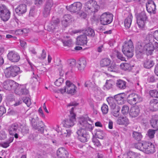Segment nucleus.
<instances>
[{"label":"nucleus","instance_id":"nucleus-8","mask_svg":"<svg viewBox=\"0 0 158 158\" xmlns=\"http://www.w3.org/2000/svg\"><path fill=\"white\" fill-rule=\"evenodd\" d=\"M86 130L85 128L83 127L78 130L77 132L78 139L82 143L87 142L88 139L89 135Z\"/></svg>","mask_w":158,"mask_h":158},{"label":"nucleus","instance_id":"nucleus-2","mask_svg":"<svg viewBox=\"0 0 158 158\" xmlns=\"http://www.w3.org/2000/svg\"><path fill=\"white\" fill-rule=\"evenodd\" d=\"M134 47L132 41L129 40L124 43L123 46L122 51L124 54L129 58H131L133 56Z\"/></svg>","mask_w":158,"mask_h":158},{"label":"nucleus","instance_id":"nucleus-40","mask_svg":"<svg viewBox=\"0 0 158 158\" xmlns=\"http://www.w3.org/2000/svg\"><path fill=\"white\" fill-rule=\"evenodd\" d=\"M111 114L114 116L117 117L119 116L120 110L119 107L117 106L116 107L111 109Z\"/></svg>","mask_w":158,"mask_h":158},{"label":"nucleus","instance_id":"nucleus-37","mask_svg":"<svg viewBox=\"0 0 158 158\" xmlns=\"http://www.w3.org/2000/svg\"><path fill=\"white\" fill-rule=\"evenodd\" d=\"M106 100L110 107L111 109L117 107V106H116V104L114 102L115 99L114 98L112 97H109L107 98Z\"/></svg>","mask_w":158,"mask_h":158},{"label":"nucleus","instance_id":"nucleus-7","mask_svg":"<svg viewBox=\"0 0 158 158\" xmlns=\"http://www.w3.org/2000/svg\"><path fill=\"white\" fill-rule=\"evenodd\" d=\"M85 8L88 11L89 10L92 12L95 13L98 11L99 6L96 2L92 0L89 1L85 3Z\"/></svg>","mask_w":158,"mask_h":158},{"label":"nucleus","instance_id":"nucleus-35","mask_svg":"<svg viewBox=\"0 0 158 158\" xmlns=\"http://www.w3.org/2000/svg\"><path fill=\"white\" fill-rule=\"evenodd\" d=\"M132 16L130 15L125 19L124 22V26L127 28L130 27L132 22Z\"/></svg>","mask_w":158,"mask_h":158},{"label":"nucleus","instance_id":"nucleus-11","mask_svg":"<svg viewBox=\"0 0 158 158\" xmlns=\"http://www.w3.org/2000/svg\"><path fill=\"white\" fill-rule=\"evenodd\" d=\"M14 90L15 93L19 95H26L29 92L24 85H20L17 83Z\"/></svg>","mask_w":158,"mask_h":158},{"label":"nucleus","instance_id":"nucleus-50","mask_svg":"<svg viewBox=\"0 0 158 158\" xmlns=\"http://www.w3.org/2000/svg\"><path fill=\"white\" fill-rule=\"evenodd\" d=\"M150 95L153 97L158 98V92L156 89L151 90L149 92Z\"/></svg>","mask_w":158,"mask_h":158},{"label":"nucleus","instance_id":"nucleus-32","mask_svg":"<svg viewBox=\"0 0 158 158\" xmlns=\"http://www.w3.org/2000/svg\"><path fill=\"white\" fill-rule=\"evenodd\" d=\"M117 123L119 125H124L126 126L129 123V121L126 117H120L118 119Z\"/></svg>","mask_w":158,"mask_h":158},{"label":"nucleus","instance_id":"nucleus-9","mask_svg":"<svg viewBox=\"0 0 158 158\" xmlns=\"http://www.w3.org/2000/svg\"><path fill=\"white\" fill-rule=\"evenodd\" d=\"M10 16V12L4 5L0 6V17L4 21L8 20Z\"/></svg>","mask_w":158,"mask_h":158},{"label":"nucleus","instance_id":"nucleus-55","mask_svg":"<svg viewBox=\"0 0 158 158\" xmlns=\"http://www.w3.org/2000/svg\"><path fill=\"white\" fill-rule=\"evenodd\" d=\"M12 104H13V105L14 106H17L20 104H21L22 103V100L20 99L19 98L18 99H14V101H12Z\"/></svg>","mask_w":158,"mask_h":158},{"label":"nucleus","instance_id":"nucleus-22","mask_svg":"<svg viewBox=\"0 0 158 158\" xmlns=\"http://www.w3.org/2000/svg\"><path fill=\"white\" fill-rule=\"evenodd\" d=\"M66 84L67 89V93L71 94L74 93L76 91L75 88L76 87L75 85L68 81H66Z\"/></svg>","mask_w":158,"mask_h":158},{"label":"nucleus","instance_id":"nucleus-43","mask_svg":"<svg viewBox=\"0 0 158 158\" xmlns=\"http://www.w3.org/2000/svg\"><path fill=\"white\" fill-rule=\"evenodd\" d=\"M132 136L137 141L140 140L142 138L141 133L136 131L133 132Z\"/></svg>","mask_w":158,"mask_h":158},{"label":"nucleus","instance_id":"nucleus-64","mask_svg":"<svg viewBox=\"0 0 158 158\" xmlns=\"http://www.w3.org/2000/svg\"><path fill=\"white\" fill-rule=\"evenodd\" d=\"M93 142L94 145L97 147H99L101 145L99 141L96 138H94L93 140Z\"/></svg>","mask_w":158,"mask_h":158},{"label":"nucleus","instance_id":"nucleus-33","mask_svg":"<svg viewBox=\"0 0 158 158\" xmlns=\"http://www.w3.org/2000/svg\"><path fill=\"white\" fill-rule=\"evenodd\" d=\"M83 34H85L86 36L94 37L95 35V33L94 30L90 28H88L85 30L83 31L82 32Z\"/></svg>","mask_w":158,"mask_h":158},{"label":"nucleus","instance_id":"nucleus-51","mask_svg":"<svg viewBox=\"0 0 158 158\" xmlns=\"http://www.w3.org/2000/svg\"><path fill=\"white\" fill-rule=\"evenodd\" d=\"M129 110V107L126 105H124L123 106L121 111L122 114H127Z\"/></svg>","mask_w":158,"mask_h":158},{"label":"nucleus","instance_id":"nucleus-30","mask_svg":"<svg viewBox=\"0 0 158 158\" xmlns=\"http://www.w3.org/2000/svg\"><path fill=\"white\" fill-rule=\"evenodd\" d=\"M19 127V126L16 123H13L10 125L8 128V131L10 134L14 135L16 132Z\"/></svg>","mask_w":158,"mask_h":158},{"label":"nucleus","instance_id":"nucleus-56","mask_svg":"<svg viewBox=\"0 0 158 158\" xmlns=\"http://www.w3.org/2000/svg\"><path fill=\"white\" fill-rule=\"evenodd\" d=\"M116 53L118 59L122 61L125 60V58L123 56V55L121 53L117 51Z\"/></svg>","mask_w":158,"mask_h":158},{"label":"nucleus","instance_id":"nucleus-41","mask_svg":"<svg viewBox=\"0 0 158 158\" xmlns=\"http://www.w3.org/2000/svg\"><path fill=\"white\" fill-rule=\"evenodd\" d=\"M110 63V60L108 58L102 59L100 62V64L102 67H106L109 65Z\"/></svg>","mask_w":158,"mask_h":158},{"label":"nucleus","instance_id":"nucleus-57","mask_svg":"<svg viewBox=\"0 0 158 158\" xmlns=\"http://www.w3.org/2000/svg\"><path fill=\"white\" fill-rule=\"evenodd\" d=\"M127 158H140L138 157H135V153L132 152H130L127 153Z\"/></svg>","mask_w":158,"mask_h":158},{"label":"nucleus","instance_id":"nucleus-46","mask_svg":"<svg viewBox=\"0 0 158 158\" xmlns=\"http://www.w3.org/2000/svg\"><path fill=\"white\" fill-rule=\"evenodd\" d=\"M29 129L28 127L26 126H21L19 131H21L23 135H25L28 133Z\"/></svg>","mask_w":158,"mask_h":158},{"label":"nucleus","instance_id":"nucleus-63","mask_svg":"<svg viewBox=\"0 0 158 158\" xmlns=\"http://www.w3.org/2000/svg\"><path fill=\"white\" fill-rule=\"evenodd\" d=\"M64 133H63V135L64 136L66 137H69L70 135L71 132L69 130H66L64 131Z\"/></svg>","mask_w":158,"mask_h":158},{"label":"nucleus","instance_id":"nucleus-58","mask_svg":"<svg viewBox=\"0 0 158 158\" xmlns=\"http://www.w3.org/2000/svg\"><path fill=\"white\" fill-rule=\"evenodd\" d=\"M36 12V8L35 7H32L30 9L29 15L31 16H33Z\"/></svg>","mask_w":158,"mask_h":158},{"label":"nucleus","instance_id":"nucleus-62","mask_svg":"<svg viewBox=\"0 0 158 158\" xmlns=\"http://www.w3.org/2000/svg\"><path fill=\"white\" fill-rule=\"evenodd\" d=\"M6 112V109L3 106H0V117Z\"/></svg>","mask_w":158,"mask_h":158},{"label":"nucleus","instance_id":"nucleus-20","mask_svg":"<svg viewBox=\"0 0 158 158\" xmlns=\"http://www.w3.org/2000/svg\"><path fill=\"white\" fill-rule=\"evenodd\" d=\"M57 155L60 158H67L68 157L69 153L64 148H60L57 150Z\"/></svg>","mask_w":158,"mask_h":158},{"label":"nucleus","instance_id":"nucleus-5","mask_svg":"<svg viewBox=\"0 0 158 158\" xmlns=\"http://www.w3.org/2000/svg\"><path fill=\"white\" fill-rule=\"evenodd\" d=\"M79 122V126L81 128L84 127L90 131L92 129V122L90 118H88L86 119L81 117L80 118Z\"/></svg>","mask_w":158,"mask_h":158},{"label":"nucleus","instance_id":"nucleus-15","mask_svg":"<svg viewBox=\"0 0 158 158\" xmlns=\"http://www.w3.org/2000/svg\"><path fill=\"white\" fill-rule=\"evenodd\" d=\"M17 83L10 80L4 81L3 83V88L7 90H10L14 89Z\"/></svg>","mask_w":158,"mask_h":158},{"label":"nucleus","instance_id":"nucleus-59","mask_svg":"<svg viewBox=\"0 0 158 158\" xmlns=\"http://www.w3.org/2000/svg\"><path fill=\"white\" fill-rule=\"evenodd\" d=\"M63 79L59 78L58 79L56 80L55 82V84L57 86H60L61 84L63 82Z\"/></svg>","mask_w":158,"mask_h":158},{"label":"nucleus","instance_id":"nucleus-1","mask_svg":"<svg viewBox=\"0 0 158 158\" xmlns=\"http://www.w3.org/2000/svg\"><path fill=\"white\" fill-rule=\"evenodd\" d=\"M134 147L147 154L154 153L155 151V146L152 143L145 142L143 143L138 142L135 144Z\"/></svg>","mask_w":158,"mask_h":158},{"label":"nucleus","instance_id":"nucleus-45","mask_svg":"<svg viewBox=\"0 0 158 158\" xmlns=\"http://www.w3.org/2000/svg\"><path fill=\"white\" fill-rule=\"evenodd\" d=\"M13 137H10L8 140L0 143V146L4 148H7L9 146V144L13 141Z\"/></svg>","mask_w":158,"mask_h":158},{"label":"nucleus","instance_id":"nucleus-6","mask_svg":"<svg viewBox=\"0 0 158 158\" xmlns=\"http://www.w3.org/2000/svg\"><path fill=\"white\" fill-rule=\"evenodd\" d=\"M113 15L109 12H105L101 16L100 22L103 25L110 24L113 20Z\"/></svg>","mask_w":158,"mask_h":158},{"label":"nucleus","instance_id":"nucleus-54","mask_svg":"<svg viewBox=\"0 0 158 158\" xmlns=\"http://www.w3.org/2000/svg\"><path fill=\"white\" fill-rule=\"evenodd\" d=\"M155 130L149 129L148 132V135L150 138H152L154 137Z\"/></svg>","mask_w":158,"mask_h":158},{"label":"nucleus","instance_id":"nucleus-23","mask_svg":"<svg viewBox=\"0 0 158 158\" xmlns=\"http://www.w3.org/2000/svg\"><path fill=\"white\" fill-rule=\"evenodd\" d=\"M60 22V20L58 19L53 18L51 23L48 26L49 27L48 30L50 31L56 29Z\"/></svg>","mask_w":158,"mask_h":158},{"label":"nucleus","instance_id":"nucleus-3","mask_svg":"<svg viewBox=\"0 0 158 158\" xmlns=\"http://www.w3.org/2000/svg\"><path fill=\"white\" fill-rule=\"evenodd\" d=\"M5 76L7 78L15 77L21 73L19 67L17 66H11L4 70Z\"/></svg>","mask_w":158,"mask_h":158},{"label":"nucleus","instance_id":"nucleus-34","mask_svg":"<svg viewBox=\"0 0 158 158\" xmlns=\"http://www.w3.org/2000/svg\"><path fill=\"white\" fill-rule=\"evenodd\" d=\"M126 82L121 80H119L117 81L116 86L117 87L120 89H124L126 87Z\"/></svg>","mask_w":158,"mask_h":158},{"label":"nucleus","instance_id":"nucleus-39","mask_svg":"<svg viewBox=\"0 0 158 158\" xmlns=\"http://www.w3.org/2000/svg\"><path fill=\"white\" fill-rule=\"evenodd\" d=\"M120 66L121 68L124 71H130L131 70L132 66L131 65L128 63H123L121 64Z\"/></svg>","mask_w":158,"mask_h":158},{"label":"nucleus","instance_id":"nucleus-16","mask_svg":"<svg viewBox=\"0 0 158 158\" xmlns=\"http://www.w3.org/2000/svg\"><path fill=\"white\" fill-rule=\"evenodd\" d=\"M7 58L10 61L13 62H18L20 59L19 54L14 51L9 52L7 55Z\"/></svg>","mask_w":158,"mask_h":158},{"label":"nucleus","instance_id":"nucleus-29","mask_svg":"<svg viewBox=\"0 0 158 158\" xmlns=\"http://www.w3.org/2000/svg\"><path fill=\"white\" fill-rule=\"evenodd\" d=\"M30 118V120L31 121L33 127L34 129L38 128V127L37 126V122L38 121L39 118L37 116V115L34 114L33 115H32Z\"/></svg>","mask_w":158,"mask_h":158},{"label":"nucleus","instance_id":"nucleus-4","mask_svg":"<svg viewBox=\"0 0 158 158\" xmlns=\"http://www.w3.org/2000/svg\"><path fill=\"white\" fill-rule=\"evenodd\" d=\"M75 108L72 107L70 110V115L69 118L65 119L64 122V127L69 128L73 126L74 124L76 121V114L73 112V110Z\"/></svg>","mask_w":158,"mask_h":158},{"label":"nucleus","instance_id":"nucleus-53","mask_svg":"<svg viewBox=\"0 0 158 158\" xmlns=\"http://www.w3.org/2000/svg\"><path fill=\"white\" fill-rule=\"evenodd\" d=\"M102 111L103 114H106L108 111V108L107 105L103 104L101 107Z\"/></svg>","mask_w":158,"mask_h":158},{"label":"nucleus","instance_id":"nucleus-49","mask_svg":"<svg viewBox=\"0 0 158 158\" xmlns=\"http://www.w3.org/2000/svg\"><path fill=\"white\" fill-rule=\"evenodd\" d=\"M136 50L140 53H143L145 52L144 46L143 45L140 44H138L136 48Z\"/></svg>","mask_w":158,"mask_h":158},{"label":"nucleus","instance_id":"nucleus-31","mask_svg":"<svg viewBox=\"0 0 158 158\" xmlns=\"http://www.w3.org/2000/svg\"><path fill=\"white\" fill-rule=\"evenodd\" d=\"M71 19L70 15L67 14L64 15L61 20V23L64 27H67L69 24Z\"/></svg>","mask_w":158,"mask_h":158},{"label":"nucleus","instance_id":"nucleus-42","mask_svg":"<svg viewBox=\"0 0 158 158\" xmlns=\"http://www.w3.org/2000/svg\"><path fill=\"white\" fill-rule=\"evenodd\" d=\"M150 123L152 127L156 131L158 130V120L152 118L150 120Z\"/></svg>","mask_w":158,"mask_h":158},{"label":"nucleus","instance_id":"nucleus-28","mask_svg":"<svg viewBox=\"0 0 158 158\" xmlns=\"http://www.w3.org/2000/svg\"><path fill=\"white\" fill-rule=\"evenodd\" d=\"M139 108L137 106H134L131 109L129 114L130 116L132 117H135L138 115L139 113Z\"/></svg>","mask_w":158,"mask_h":158},{"label":"nucleus","instance_id":"nucleus-18","mask_svg":"<svg viewBox=\"0 0 158 158\" xmlns=\"http://www.w3.org/2000/svg\"><path fill=\"white\" fill-rule=\"evenodd\" d=\"M27 6L25 4H21L15 9L16 12L19 15H21L27 11Z\"/></svg>","mask_w":158,"mask_h":158},{"label":"nucleus","instance_id":"nucleus-10","mask_svg":"<svg viewBox=\"0 0 158 158\" xmlns=\"http://www.w3.org/2000/svg\"><path fill=\"white\" fill-rule=\"evenodd\" d=\"M147 18L146 13L144 11H142L137 15V23L139 27H143Z\"/></svg>","mask_w":158,"mask_h":158},{"label":"nucleus","instance_id":"nucleus-36","mask_svg":"<svg viewBox=\"0 0 158 158\" xmlns=\"http://www.w3.org/2000/svg\"><path fill=\"white\" fill-rule=\"evenodd\" d=\"M114 85L115 82L113 80H107L104 87L107 90H109L112 89Z\"/></svg>","mask_w":158,"mask_h":158},{"label":"nucleus","instance_id":"nucleus-60","mask_svg":"<svg viewBox=\"0 0 158 158\" xmlns=\"http://www.w3.org/2000/svg\"><path fill=\"white\" fill-rule=\"evenodd\" d=\"M36 137V135L35 134H30L28 137V139L30 141H34Z\"/></svg>","mask_w":158,"mask_h":158},{"label":"nucleus","instance_id":"nucleus-38","mask_svg":"<svg viewBox=\"0 0 158 158\" xmlns=\"http://www.w3.org/2000/svg\"><path fill=\"white\" fill-rule=\"evenodd\" d=\"M154 63L153 60H146L143 64L144 68L147 69H150L153 66Z\"/></svg>","mask_w":158,"mask_h":158},{"label":"nucleus","instance_id":"nucleus-17","mask_svg":"<svg viewBox=\"0 0 158 158\" xmlns=\"http://www.w3.org/2000/svg\"><path fill=\"white\" fill-rule=\"evenodd\" d=\"M146 8L148 12L150 13L155 14L156 11V5L154 1L148 2L146 4Z\"/></svg>","mask_w":158,"mask_h":158},{"label":"nucleus","instance_id":"nucleus-13","mask_svg":"<svg viewBox=\"0 0 158 158\" xmlns=\"http://www.w3.org/2000/svg\"><path fill=\"white\" fill-rule=\"evenodd\" d=\"M82 7V4L80 2L74 3L69 6H66V8L71 12L78 13L81 10Z\"/></svg>","mask_w":158,"mask_h":158},{"label":"nucleus","instance_id":"nucleus-21","mask_svg":"<svg viewBox=\"0 0 158 158\" xmlns=\"http://www.w3.org/2000/svg\"><path fill=\"white\" fill-rule=\"evenodd\" d=\"M125 95L124 93H120L114 96L115 100L118 104L122 105L124 103Z\"/></svg>","mask_w":158,"mask_h":158},{"label":"nucleus","instance_id":"nucleus-48","mask_svg":"<svg viewBox=\"0 0 158 158\" xmlns=\"http://www.w3.org/2000/svg\"><path fill=\"white\" fill-rule=\"evenodd\" d=\"M44 124L43 122L42 121H39L37 123V126L38 128L35 129H38L39 131H40L42 133H43L44 128Z\"/></svg>","mask_w":158,"mask_h":158},{"label":"nucleus","instance_id":"nucleus-19","mask_svg":"<svg viewBox=\"0 0 158 158\" xmlns=\"http://www.w3.org/2000/svg\"><path fill=\"white\" fill-rule=\"evenodd\" d=\"M87 43V38L86 35L83 34L78 36L77 39V44L78 45H83L86 44Z\"/></svg>","mask_w":158,"mask_h":158},{"label":"nucleus","instance_id":"nucleus-61","mask_svg":"<svg viewBox=\"0 0 158 158\" xmlns=\"http://www.w3.org/2000/svg\"><path fill=\"white\" fill-rule=\"evenodd\" d=\"M23 102L27 104L28 106H29L31 103V100L28 97H26L25 99H23Z\"/></svg>","mask_w":158,"mask_h":158},{"label":"nucleus","instance_id":"nucleus-26","mask_svg":"<svg viewBox=\"0 0 158 158\" xmlns=\"http://www.w3.org/2000/svg\"><path fill=\"white\" fill-rule=\"evenodd\" d=\"M78 65L77 66L78 70L80 71H83L87 64L86 59L84 58H81L78 61Z\"/></svg>","mask_w":158,"mask_h":158},{"label":"nucleus","instance_id":"nucleus-25","mask_svg":"<svg viewBox=\"0 0 158 158\" xmlns=\"http://www.w3.org/2000/svg\"><path fill=\"white\" fill-rule=\"evenodd\" d=\"M150 108L152 111H156L158 109V100L153 99L150 101Z\"/></svg>","mask_w":158,"mask_h":158},{"label":"nucleus","instance_id":"nucleus-44","mask_svg":"<svg viewBox=\"0 0 158 158\" xmlns=\"http://www.w3.org/2000/svg\"><path fill=\"white\" fill-rule=\"evenodd\" d=\"M95 135L98 138L103 139L105 137V135L102 130H98L96 132Z\"/></svg>","mask_w":158,"mask_h":158},{"label":"nucleus","instance_id":"nucleus-12","mask_svg":"<svg viewBox=\"0 0 158 158\" xmlns=\"http://www.w3.org/2000/svg\"><path fill=\"white\" fill-rule=\"evenodd\" d=\"M128 102L131 104L134 105L142 101V98L139 95L135 94H130L127 98Z\"/></svg>","mask_w":158,"mask_h":158},{"label":"nucleus","instance_id":"nucleus-24","mask_svg":"<svg viewBox=\"0 0 158 158\" xmlns=\"http://www.w3.org/2000/svg\"><path fill=\"white\" fill-rule=\"evenodd\" d=\"M145 52L147 55H151L154 51V46L151 43H148L144 45Z\"/></svg>","mask_w":158,"mask_h":158},{"label":"nucleus","instance_id":"nucleus-14","mask_svg":"<svg viewBox=\"0 0 158 158\" xmlns=\"http://www.w3.org/2000/svg\"><path fill=\"white\" fill-rule=\"evenodd\" d=\"M53 5L52 0H48L44 6L43 12L44 16L47 17L49 15L51 7Z\"/></svg>","mask_w":158,"mask_h":158},{"label":"nucleus","instance_id":"nucleus-47","mask_svg":"<svg viewBox=\"0 0 158 158\" xmlns=\"http://www.w3.org/2000/svg\"><path fill=\"white\" fill-rule=\"evenodd\" d=\"M85 86V87H89L92 88H95L96 86L95 81H88L86 82Z\"/></svg>","mask_w":158,"mask_h":158},{"label":"nucleus","instance_id":"nucleus-52","mask_svg":"<svg viewBox=\"0 0 158 158\" xmlns=\"http://www.w3.org/2000/svg\"><path fill=\"white\" fill-rule=\"evenodd\" d=\"M158 80L157 77L154 76H151L148 78V81L149 82H154L157 81Z\"/></svg>","mask_w":158,"mask_h":158},{"label":"nucleus","instance_id":"nucleus-27","mask_svg":"<svg viewBox=\"0 0 158 158\" xmlns=\"http://www.w3.org/2000/svg\"><path fill=\"white\" fill-rule=\"evenodd\" d=\"M105 69V70L104 73L106 74H108L110 72H117L118 71V66L115 64H113L109 67H106Z\"/></svg>","mask_w":158,"mask_h":158}]
</instances>
